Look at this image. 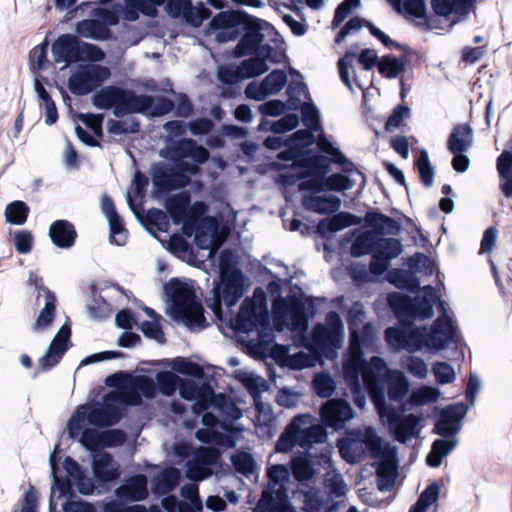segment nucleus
Instances as JSON below:
<instances>
[{"instance_id": "obj_7", "label": "nucleus", "mask_w": 512, "mask_h": 512, "mask_svg": "<svg viewBox=\"0 0 512 512\" xmlns=\"http://www.w3.org/2000/svg\"><path fill=\"white\" fill-rule=\"evenodd\" d=\"M362 379L374 404L373 395L381 389L385 400V391L391 401L400 403L409 391V382L399 370L388 369L386 362L373 356L363 367Z\"/></svg>"}, {"instance_id": "obj_39", "label": "nucleus", "mask_w": 512, "mask_h": 512, "mask_svg": "<svg viewBox=\"0 0 512 512\" xmlns=\"http://www.w3.org/2000/svg\"><path fill=\"white\" fill-rule=\"evenodd\" d=\"M311 415L310 414H297L292 419L288 425V429H293L295 433V438L297 439L296 445L303 448L304 452H309V450L313 446V440L309 435L308 428H301L302 425H305L310 422Z\"/></svg>"}, {"instance_id": "obj_27", "label": "nucleus", "mask_w": 512, "mask_h": 512, "mask_svg": "<svg viewBox=\"0 0 512 512\" xmlns=\"http://www.w3.org/2000/svg\"><path fill=\"white\" fill-rule=\"evenodd\" d=\"M291 475L301 484L312 480L316 474L313 456L310 452H298L292 456L290 463Z\"/></svg>"}, {"instance_id": "obj_14", "label": "nucleus", "mask_w": 512, "mask_h": 512, "mask_svg": "<svg viewBox=\"0 0 512 512\" xmlns=\"http://www.w3.org/2000/svg\"><path fill=\"white\" fill-rule=\"evenodd\" d=\"M286 327L296 335H306L309 319L316 314L314 298L287 295L283 299Z\"/></svg>"}, {"instance_id": "obj_40", "label": "nucleus", "mask_w": 512, "mask_h": 512, "mask_svg": "<svg viewBox=\"0 0 512 512\" xmlns=\"http://www.w3.org/2000/svg\"><path fill=\"white\" fill-rule=\"evenodd\" d=\"M306 100L307 101L303 103L301 110V121L307 129L311 130L312 132L319 133L321 136L320 142H323V135H325V133L323 132L321 125L320 111L312 101L311 97L307 98Z\"/></svg>"}, {"instance_id": "obj_1", "label": "nucleus", "mask_w": 512, "mask_h": 512, "mask_svg": "<svg viewBox=\"0 0 512 512\" xmlns=\"http://www.w3.org/2000/svg\"><path fill=\"white\" fill-rule=\"evenodd\" d=\"M206 33L215 36L219 44L239 39L234 51L238 57L250 55L256 44L267 40L276 46L284 39L269 22L255 17L245 10L229 8L214 15L207 25Z\"/></svg>"}, {"instance_id": "obj_31", "label": "nucleus", "mask_w": 512, "mask_h": 512, "mask_svg": "<svg viewBox=\"0 0 512 512\" xmlns=\"http://www.w3.org/2000/svg\"><path fill=\"white\" fill-rule=\"evenodd\" d=\"M75 31L81 37L95 41H108L115 39L109 27L100 23L99 20L83 19L76 23Z\"/></svg>"}, {"instance_id": "obj_56", "label": "nucleus", "mask_w": 512, "mask_h": 512, "mask_svg": "<svg viewBox=\"0 0 512 512\" xmlns=\"http://www.w3.org/2000/svg\"><path fill=\"white\" fill-rule=\"evenodd\" d=\"M107 131L113 135L137 134L140 131V122L137 118L129 120L110 119L107 122Z\"/></svg>"}, {"instance_id": "obj_24", "label": "nucleus", "mask_w": 512, "mask_h": 512, "mask_svg": "<svg viewBox=\"0 0 512 512\" xmlns=\"http://www.w3.org/2000/svg\"><path fill=\"white\" fill-rule=\"evenodd\" d=\"M336 246L340 264L332 269L331 277L336 283H341L347 278L352 279V229L345 232Z\"/></svg>"}, {"instance_id": "obj_47", "label": "nucleus", "mask_w": 512, "mask_h": 512, "mask_svg": "<svg viewBox=\"0 0 512 512\" xmlns=\"http://www.w3.org/2000/svg\"><path fill=\"white\" fill-rule=\"evenodd\" d=\"M315 132L309 129H299L286 137V144L296 150L304 158V153L315 142Z\"/></svg>"}, {"instance_id": "obj_11", "label": "nucleus", "mask_w": 512, "mask_h": 512, "mask_svg": "<svg viewBox=\"0 0 512 512\" xmlns=\"http://www.w3.org/2000/svg\"><path fill=\"white\" fill-rule=\"evenodd\" d=\"M247 278L241 269L234 273L220 274L219 281L214 282L212 289L213 297L206 300L207 306L219 318L222 314V304L227 308L235 306L247 290Z\"/></svg>"}, {"instance_id": "obj_25", "label": "nucleus", "mask_w": 512, "mask_h": 512, "mask_svg": "<svg viewBox=\"0 0 512 512\" xmlns=\"http://www.w3.org/2000/svg\"><path fill=\"white\" fill-rule=\"evenodd\" d=\"M129 405L136 406L141 398L153 399L157 396V383L148 375H137L129 378L127 383Z\"/></svg>"}, {"instance_id": "obj_28", "label": "nucleus", "mask_w": 512, "mask_h": 512, "mask_svg": "<svg viewBox=\"0 0 512 512\" xmlns=\"http://www.w3.org/2000/svg\"><path fill=\"white\" fill-rule=\"evenodd\" d=\"M302 203L306 210L325 215L338 211L341 200L332 194L304 195Z\"/></svg>"}, {"instance_id": "obj_18", "label": "nucleus", "mask_w": 512, "mask_h": 512, "mask_svg": "<svg viewBox=\"0 0 512 512\" xmlns=\"http://www.w3.org/2000/svg\"><path fill=\"white\" fill-rule=\"evenodd\" d=\"M71 322L67 318L65 323L60 327L54 338L52 339L47 351L39 359V372H48L56 367L65 353L71 348ZM37 376V372L34 377Z\"/></svg>"}, {"instance_id": "obj_23", "label": "nucleus", "mask_w": 512, "mask_h": 512, "mask_svg": "<svg viewBox=\"0 0 512 512\" xmlns=\"http://www.w3.org/2000/svg\"><path fill=\"white\" fill-rule=\"evenodd\" d=\"M115 495L120 502L132 503L145 500L149 495L147 476L142 473L127 476L116 488Z\"/></svg>"}, {"instance_id": "obj_64", "label": "nucleus", "mask_w": 512, "mask_h": 512, "mask_svg": "<svg viewBox=\"0 0 512 512\" xmlns=\"http://www.w3.org/2000/svg\"><path fill=\"white\" fill-rule=\"evenodd\" d=\"M270 95H276L287 84L288 77L284 70L274 69L263 80Z\"/></svg>"}, {"instance_id": "obj_36", "label": "nucleus", "mask_w": 512, "mask_h": 512, "mask_svg": "<svg viewBox=\"0 0 512 512\" xmlns=\"http://www.w3.org/2000/svg\"><path fill=\"white\" fill-rule=\"evenodd\" d=\"M408 59L405 56L395 57L394 55H384L378 62V72L387 79H395L401 76L406 69Z\"/></svg>"}, {"instance_id": "obj_30", "label": "nucleus", "mask_w": 512, "mask_h": 512, "mask_svg": "<svg viewBox=\"0 0 512 512\" xmlns=\"http://www.w3.org/2000/svg\"><path fill=\"white\" fill-rule=\"evenodd\" d=\"M365 224L373 230L365 232H375L383 237L384 235H397L400 232V224L393 218L377 211H368L365 214Z\"/></svg>"}, {"instance_id": "obj_58", "label": "nucleus", "mask_w": 512, "mask_h": 512, "mask_svg": "<svg viewBox=\"0 0 512 512\" xmlns=\"http://www.w3.org/2000/svg\"><path fill=\"white\" fill-rule=\"evenodd\" d=\"M171 367L173 371L189 378H200L202 375V366L187 358H174L172 360Z\"/></svg>"}, {"instance_id": "obj_8", "label": "nucleus", "mask_w": 512, "mask_h": 512, "mask_svg": "<svg viewBox=\"0 0 512 512\" xmlns=\"http://www.w3.org/2000/svg\"><path fill=\"white\" fill-rule=\"evenodd\" d=\"M305 347L321 359L335 361L338 358V350L342 347L344 339V325L340 314L329 311L323 323H316L306 335Z\"/></svg>"}, {"instance_id": "obj_29", "label": "nucleus", "mask_w": 512, "mask_h": 512, "mask_svg": "<svg viewBox=\"0 0 512 512\" xmlns=\"http://www.w3.org/2000/svg\"><path fill=\"white\" fill-rule=\"evenodd\" d=\"M397 477V453L377 461L376 480L380 491L392 490Z\"/></svg>"}, {"instance_id": "obj_32", "label": "nucleus", "mask_w": 512, "mask_h": 512, "mask_svg": "<svg viewBox=\"0 0 512 512\" xmlns=\"http://www.w3.org/2000/svg\"><path fill=\"white\" fill-rule=\"evenodd\" d=\"M274 167L283 170L278 175V183L283 186H292L297 181L304 180L309 176L307 171V151L304 153L303 162L297 160L290 166L275 163Z\"/></svg>"}, {"instance_id": "obj_4", "label": "nucleus", "mask_w": 512, "mask_h": 512, "mask_svg": "<svg viewBox=\"0 0 512 512\" xmlns=\"http://www.w3.org/2000/svg\"><path fill=\"white\" fill-rule=\"evenodd\" d=\"M123 399L114 392H107L102 401H91L79 405L67 422L69 437L76 439L81 425L87 422L96 428H108L117 424L123 415Z\"/></svg>"}, {"instance_id": "obj_62", "label": "nucleus", "mask_w": 512, "mask_h": 512, "mask_svg": "<svg viewBox=\"0 0 512 512\" xmlns=\"http://www.w3.org/2000/svg\"><path fill=\"white\" fill-rule=\"evenodd\" d=\"M110 243L117 246H124L128 238V230L125 227L122 217L116 216L108 220Z\"/></svg>"}, {"instance_id": "obj_22", "label": "nucleus", "mask_w": 512, "mask_h": 512, "mask_svg": "<svg viewBox=\"0 0 512 512\" xmlns=\"http://www.w3.org/2000/svg\"><path fill=\"white\" fill-rule=\"evenodd\" d=\"M238 331L250 333L259 330H268L270 327V317L267 311H257L252 300L247 297L241 304L238 315Z\"/></svg>"}, {"instance_id": "obj_3", "label": "nucleus", "mask_w": 512, "mask_h": 512, "mask_svg": "<svg viewBox=\"0 0 512 512\" xmlns=\"http://www.w3.org/2000/svg\"><path fill=\"white\" fill-rule=\"evenodd\" d=\"M403 251L402 243L396 238L380 237L375 232H362L354 235V257L371 255L368 271L364 266L354 264V282L376 281L386 272L391 260L397 258Z\"/></svg>"}, {"instance_id": "obj_2", "label": "nucleus", "mask_w": 512, "mask_h": 512, "mask_svg": "<svg viewBox=\"0 0 512 512\" xmlns=\"http://www.w3.org/2000/svg\"><path fill=\"white\" fill-rule=\"evenodd\" d=\"M460 340L458 327L454 319L437 317L430 328L416 327L413 321L399 323L397 327L385 330V341L394 350H405L409 353L421 351L423 348L437 352L457 344Z\"/></svg>"}, {"instance_id": "obj_10", "label": "nucleus", "mask_w": 512, "mask_h": 512, "mask_svg": "<svg viewBox=\"0 0 512 512\" xmlns=\"http://www.w3.org/2000/svg\"><path fill=\"white\" fill-rule=\"evenodd\" d=\"M423 297H410L400 292L387 295V303L399 323L406 321L425 320L433 316V305L439 299L436 289L427 285L422 288Z\"/></svg>"}, {"instance_id": "obj_55", "label": "nucleus", "mask_w": 512, "mask_h": 512, "mask_svg": "<svg viewBox=\"0 0 512 512\" xmlns=\"http://www.w3.org/2000/svg\"><path fill=\"white\" fill-rule=\"evenodd\" d=\"M180 377L170 371H159L156 374L157 392L165 396H172L179 387Z\"/></svg>"}, {"instance_id": "obj_17", "label": "nucleus", "mask_w": 512, "mask_h": 512, "mask_svg": "<svg viewBox=\"0 0 512 512\" xmlns=\"http://www.w3.org/2000/svg\"><path fill=\"white\" fill-rule=\"evenodd\" d=\"M474 143V132L470 124L460 123L453 126L447 138V150L453 155L451 164L458 173L467 171L470 159L467 152Z\"/></svg>"}, {"instance_id": "obj_21", "label": "nucleus", "mask_w": 512, "mask_h": 512, "mask_svg": "<svg viewBox=\"0 0 512 512\" xmlns=\"http://www.w3.org/2000/svg\"><path fill=\"white\" fill-rule=\"evenodd\" d=\"M467 410V406L462 402L448 405L441 410L433 432L443 438H456Z\"/></svg>"}, {"instance_id": "obj_53", "label": "nucleus", "mask_w": 512, "mask_h": 512, "mask_svg": "<svg viewBox=\"0 0 512 512\" xmlns=\"http://www.w3.org/2000/svg\"><path fill=\"white\" fill-rule=\"evenodd\" d=\"M239 63L240 73L243 80L251 79L263 75L269 69L268 64L262 59H257L252 55Z\"/></svg>"}, {"instance_id": "obj_61", "label": "nucleus", "mask_w": 512, "mask_h": 512, "mask_svg": "<svg viewBox=\"0 0 512 512\" xmlns=\"http://www.w3.org/2000/svg\"><path fill=\"white\" fill-rule=\"evenodd\" d=\"M48 47L49 42L45 39L30 51L29 57L31 61V69L33 71L46 70L50 65V62L47 59Z\"/></svg>"}, {"instance_id": "obj_34", "label": "nucleus", "mask_w": 512, "mask_h": 512, "mask_svg": "<svg viewBox=\"0 0 512 512\" xmlns=\"http://www.w3.org/2000/svg\"><path fill=\"white\" fill-rule=\"evenodd\" d=\"M150 173L153 181V194L155 196L165 195L173 188V170L166 163H155L151 167Z\"/></svg>"}, {"instance_id": "obj_38", "label": "nucleus", "mask_w": 512, "mask_h": 512, "mask_svg": "<svg viewBox=\"0 0 512 512\" xmlns=\"http://www.w3.org/2000/svg\"><path fill=\"white\" fill-rule=\"evenodd\" d=\"M90 292L92 303L87 305L90 318L99 321L109 318L112 313V306L97 292V284L95 282L90 285Z\"/></svg>"}, {"instance_id": "obj_6", "label": "nucleus", "mask_w": 512, "mask_h": 512, "mask_svg": "<svg viewBox=\"0 0 512 512\" xmlns=\"http://www.w3.org/2000/svg\"><path fill=\"white\" fill-rule=\"evenodd\" d=\"M159 156L173 164L177 177L186 185L190 176L200 174L201 166L210 159V152L193 138H168Z\"/></svg>"}, {"instance_id": "obj_54", "label": "nucleus", "mask_w": 512, "mask_h": 512, "mask_svg": "<svg viewBox=\"0 0 512 512\" xmlns=\"http://www.w3.org/2000/svg\"><path fill=\"white\" fill-rule=\"evenodd\" d=\"M312 387L320 398H330L336 389V382L328 372H321L314 376Z\"/></svg>"}, {"instance_id": "obj_63", "label": "nucleus", "mask_w": 512, "mask_h": 512, "mask_svg": "<svg viewBox=\"0 0 512 512\" xmlns=\"http://www.w3.org/2000/svg\"><path fill=\"white\" fill-rule=\"evenodd\" d=\"M439 397V389L423 385L412 392L410 402L413 405H425L436 402Z\"/></svg>"}, {"instance_id": "obj_44", "label": "nucleus", "mask_w": 512, "mask_h": 512, "mask_svg": "<svg viewBox=\"0 0 512 512\" xmlns=\"http://www.w3.org/2000/svg\"><path fill=\"white\" fill-rule=\"evenodd\" d=\"M57 298L55 293H48L44 298V307L34 323V330L41 331L52 325L56 316Z\"/></svg>"}, {"instance_id": "obj_48", "label": "nucleus", "mask_w": 512, "mask_h": 512, "mask_svg": "<svg viewBox=\"0 0 512 512\" xmlns=\"http://www.w3.org/2000/svg\"><path fill=\"white\" fill-rule=\"evenodd\" d=\"M419 179L426 188H430L434 183L435 168L430 162L428 152L425 149L420 150L419 156L415 161Z\"/></svg>"}, {"instance_id": "obj_50", "label": "nucleus", "mask_w": 512, "mask_h": 512, "mask_svg": "<svg viewBox=\"0 0 512 512\" xmlns=\"http://www.w3.org/2000/svg\"><path fill=\"white\" fill-rule=\"evenodd\" d=\"M53 484L51 486V496L49 500V509L52 511L55 509L56 504L53 501L54 489H57L60 496L65 497L67 500H71L76 497L74 486L75 482L71 481L68 477L58 476V473L52 474Z\"/></svg>"}, {"instance_id": "obj_9", "label": "nucleus", "mask_w": 512, "mask_h": 512, "mask_svg": "<svg viewBox=\"0 0 512 512\" xmlns=\"http://www.w3.org/2000/svg\"><path fill=\"white\" fill-rule=\"evenodd\" d=\"M174 107V101L165 96L137 94L132 89L116 86L113 109L116 118H123L130 114H142L152 119L171 113Z\"/></svg>"}, {"instance_id": "obj_33", "label": "nucleus", "mask_w": 512, "mask_h": 512, "mask_svg": "<svg viewBox=\"0 0 512 512\" xmlns=\"http://www.w3.org/2000/svg\"><path fill=\"white\" fill-rule=\"evenodd\" d=\"M165 208L175 225L183 224L190 207L189 195L185 192L173 194L165 199Z\"/></svg>"}, {"instance_id": "obj_12", "label": "nucleus", "mask_w": 512, "mask_h": 512, "mask_svg": "<svg viewBox=\"0 0 512 512\" xmlns=\"http://www.w3.org/2000/svg\"><path fill=\"white\" fill-rule=\"evenodd\" d=\"M374 407L379 415L381 422H386L390 431L394 433L397 441L406 443L411 438L418 435L420 418L414 414L401 417L395 407L388 406L383 399V392L380 390L373 395Z\"/></svg>"}, {"instance_id": "obj_45", "label": "nucleus", "mask_w": 512, "mask_h": 512, "mask_svg": "<svg viewBox=\"0 0 512 512\" xmlns=\"http://www.w3.org/2000/svg\"><path fill=\"white\" fill-rule=\"evenodd\" d=\"M231 465L237 474L250 478L257 470V463L251 453L238 451L231 456Z\"/></svg>"}, {"instance_id": "obj_51", "label": "nucleus", "mask_w": 512, "mask_h": 512, "mask_svg": "<svg viewBox=\"0 0 512 512\" xmlns=\"http://www.w3.org/2000/svg\"><path fill=\"white\" fill-rule=\"evenodd\" d=\"M30 208L21 200L10 202L5 208V220L13 225H23L28 218Z\"/></svg>"}, {"instance_id": "obj_60", "label": "nucleus", "mask_w": 512, "mask_h": 512, "mask_svg": "<svg viewBox=\"0 0 512 512\" xmlns=\"http://www.w3.org/2000/svg\"><path fill=\"white\" fill-rule=\"evenodd\" d=\"M92 96V104L101 110L114 109L116 86L110 85L103 87L100 90L94 91Z\"/></svg>"}, {"instance_id": "obj_20", "label": "nucleus", "mask_w": 512, "mask_h": 512, "mask_svg": "<svg viewBox=\"0 0 512 512\" xmlns=\"http://www.w3.org/2000/svg\"><path fill=\"white\" fill-rule=\"evenodd\" d=\"M319 415L323 425L339 430L352 419V405L345 398H329L320 406Z\"/></svg>"}, {"instance_id": "obj_52", "label": "nucleus", "mask_w": 512, "mask_h": 512, "mask_svg": "<svg viewBox=\"0 0 512 512\" xmlns=\"http://www.w3.org/2000/svg\"><path fill=\"white\" fill-rule=\"evenodd\" d=\"M211 16L212 11L208 3L206 1H198L196 5L190 4L188 11L185 13V21L192 27L198 28Z\"/></svg>"}, {"instance_id": "obj_59", "label": "nucleus", "mask_w": 512, "mask_h": 512, "mask_svg": "<svg viewBox=\"0 0 512 512\" xmlns=\"http://www.w3.org/2000/svg\"><path fill=\"white\" fill-rule=\"evenodd\" d=\"M341 166L343 169L344 165ZM345 173L346 172L342 170V172L323 176L325 192H341L349 189L352 186V180Z\"/></svg>"}, {"instance_id": "obj_37", "label": "nucleus", "mask_w": 512, "mask_h": 512, "mask_svg": "<svg viewBox=\"0 0 512 512\" xmlns=\"http://www.w3.org/2000/svg\"><path fill=\"white\" fill-rule=\"evenodd\" d=\"M458 443L457 438L436 439L427 455L426 463L430 467H439L443 458L450 454Z\"/></svg>"}, {"instance_id": "obj_49", "label": "nucleus", "mask_w": 512, "mask_h": 512, "mask_svg": "<svg viewBox=\"0 0 512 512\" xmlns=\"http://www.w3.org/2000/svg\"><path fill=\"white\" fill-rule=\"evenodd\" d=\"M83 425H81L80 434L77 438H79V442L81 445L88 451H90L92 454L95 452H100L102 450V430L101 428H96L93 426L83 428Z\"/></svg>"}, {"instance_id": "obj_19", "label": "nucleus", "mask_w": 512, "mask_h": 512, "mask_svg": "<svg viewBox=\"0 0 512 512\" xmlns=\"http://www.w3.org/2000/svg\"><path fill=\"white\" fill-rule=\"evenodd\" d=\"M92 472L97 488L107 492L121 476L120 465L106 451L92 454Z\"/></svg>"}, {"instance_id": "obj_43", "label": "nucleus", "mask_w": 512, "mask_h": 512, "mask_svg": "<svg viewBox=\"0 0 512 512\" xmlns=\"http://www.w3.org/2000/svg\"><path fill=\"white\" fill-rule=\"evenodd\" d=\"M164 293L169 301L175 302L177 298L191 299L194 297L192 284L186 280L172 278L163 286Z\"/></svg>"}, {"instance_id": "obj_16", "label": "nucleus", "mask_w": 512, "mask_h": 512, "mask_svg": "<svg viewBox=\"0 0 512 512\" xmlns=\"http://www.w3.org/2000/svg\"><path fill=\"white\" fill-rule=\"evenodd\" d=\"M111 71L101 64L80 66L68 79V89L76 96H85L96 91L109 77Z\"/></svg>"}, {"instance_id": "obj_5", "label": "nucleus", "mask_w": 512, "mask_h": 512, "mask_svg": "<svg viewBox=\"0 0 512 512\" xmlns=\"http://www.w3.org/2000/svg\"><path fill=\"white\" fill-rule=\"evenodd\" d=\"M317 148L307 150L308 177L300 184V189L316 195L325 192L323 176L328 174L331 164L344 165L343 171L352 172V161L348 160L343 152L336 147L326 135Z\"/></svg>"}, {"instance_id": "obj_42", "label": "nucleus", "mask_w": 512, "mask_h": 512, "mask_svg": "<svg viewBox=\"0 0 512 512\" xmlns=\"http://www.w3.org/2000/svg\"><path fill=\"white\" fill-rule=\"evenodd\" d=\"M386 278L395 287L411 292H415L420 286L419 279L413 273L404 269H391L387 272Z\"/></svg>"}, {"instance_id": "obj_15", "label": "nucleus", "mask_w": 512, "mask_h": 512, "mask_svg": "<svg viewBox=\"0 0 512 512\" xmlns=\"http://www.w3.org/2000/svg\"><path fill=\"white\" fill-rule=\"evenodd\" d=\"M396 453V448L384 442L373 427L354 429V463L362 455L379 461Z\"/></svg>"}, {"instance_id": "obj_46", "label": "nucleus", "mask_w": 512, "mask_h": 512, "mask_svg": "<svg viewBox=\"0 0 512 512\" xmlns=\"http://www.w3.org/2000/svg\"><path fill=\"white\" fill-rule=\"evenodd\" d=\"M236 378L241 381L252 398L259 397L262 392L270 388L268 382L262 376L253 373L238 371L236 372Z\"/></svg>"}, {"instance_id": "obj_57", "label": "nucleus", "mask_w": 512, "mask_h": 512, "mask_svg": "<svg viewBox=\"0 0 512 512\" xmlns=\"http://www.w3.org/2000/svg\"><path fill=\"white\" fill-rule=\"evenodd\" d=\"M336 226V223L333 221L331 217H327L322 219L319 224L317 225V234L323 238L326 239L327 242L324 243L323 248L324 251L327 254H330L332 252H335V248L332 245L333 236L335 233H337L339 230Z\"/></svg>"}, {"instance_id": "obj_35", "label": "nucleus", "mask_w": 512, "mask_h": 512, "mask_svg": "<svg viewBox=\"0 0 512 512\" xmlns=\"http://www.w3.org/2000/svg\"><path fill=\"white\" fill-rule=\"evenodd\" d=\"M180 472L175 467L163 469L152 482V492L156 496H163L172 492L179 484Z\"/></svg>"}, {"instance_id": "obj_13", "label": "nucleus", "mask_w": 512, "mask_h": 512, "mask_svg": "<svg viewBox=\"0 0 512 512\" xmlns=\"http://www.w3.org/2000/svg\"><path fill=\"white\" fill-rule=\"evenodd\" d=\"M52 53L57 63H74L84 56H93L96 60H101L103 56L98 46L80 41L73 34L59 36L52 44Z\"/></svg>"}, {"instance_id": "obj_26", "label": "nucleus", "mask_w": 512, "mask_h": 512, "mask_svg": "<svg viewBox=\"0 0 512 512\" xmlns=\"http://www.w3.org/2000/svg\"><path fill=\"white\" fill-rule=\"evenodd\" d=\"M51 242L60 249H69L74 246L77 238V231L72 222L65 219H58L49 227Z\"/></svg>"}, {"instance_id": "obj_41", "label": "nucleus", "mask_w": 512, "mask_h": 512, "mask_svg": "<svg viewBox=\"0 0 512 512\" xmlns=\"http://www.w3.org/2000/svg\"><path fill=\"white\" fill-rule=\"evenodd\" d=\"M346 324L348 329L347 346L343 355L342 370L347 388L352 392V307L346 311Z\"/></svg>"}]
</instances>
